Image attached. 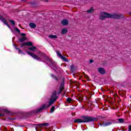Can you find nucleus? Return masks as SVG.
I'll use <instances>...</instances> for the list:
<instances>
[{
  "label": "nucleus",
  "instance_id": "obj_1",
  "mask_svg": "<svg viewBox=\"0 0 131 131\" xmlns=\"http://www.w3.org/2000/svg\"><path fill=\"white\" fill-rule=\"evenodd\" d=\"M57 99H58V96H57V91H54L53 92L49 99V104L47 106V104H44L42 105L39 108L32 111V114H37V113H39V112H41V111L46 110L47 108H50V107L52 105L53 103H55V102L57 101Z\"/></svg>",
  "mask_w": 131,
  "mask_h": 131
},
{
  "label": "nucleus",
  "instance_id": "obj_2",
  "mask_svg": "<svg viewBox=\"0 0 131 131\" xmlns=\"http://www.w3.org/2000/svg\"><path fill=\"white\" fill-rule=\"evenodd\" d=\"M106 18L120 20V19H124L125 16L124 14L121 13H114L113 14H111L105 12H101L99 19L100 20H104Z\"/></svg>",
  "mask_w": 131,
  "mask_h": 131
},
{
  "label": "nucleus",
  "instance_id": "obj_3",
  "mask_svg": "<svg viewBox=\"0 0 131 131\" xmlns=\"http://www.w3.org/2000/svg\"><path fill=\"white\" fill-rule=\"evenodd\" d=\"M81 119H75L74 122L75 123H82L86 122H94L95 121L97 120V118H94L89 116H83Z\"/></svg>",
  "mask_w": 131,
  "mask_h": 131
},
{
  "label": "nucleus",
  "instance_id": "obj_4",
  "mask_svg": "<svg viewBox=\"0 0 131 131\" xmlns=\"http://www.w3.org/2000/svg\"><path fill=\"white\" fill-rule=\"evenodd\" d=\"M27 54L31 56L32 58L34 59L35 60H37V61H40V58L38 57V56L34 54V53H31L30 51L27 52Z\"/></svg>",
  "mask_w": 131,
  "mask_h": 131
},
{
  "label": "nucleus",
  "instance_id": "obj_5",
  "mask_svg": "<svg viewBox=\"0 0 131 131\" xmlns=\"http://www.w3.org/2000/svg\"><path fill=\"white\" fill-rule=\"evenodd\" d=\"M48 125H50V124L49 123H43L41 124H37L35 125V129L36 131H37V127H43V126H48Z\"/></svg>",
  "mask_w": 131,
  "mask_h": 131
},
{
  "label": "nucleus",
  "instance_id": "obj_6",
  "mask_svg": "<svg viewBox=\"0 0 131 131\" xmlns=\"http://www.w3.org/2000/svg\"><path fill=\"white\" fill-rule=\"evenodd\" d=\"M0 21H2L4 24H5V25L7 26L8 28H11L10 25L8 24V21H7V20H6L4 17L1 15H0Z\"/></svg>",
  "mask_w": 131,
  "mask_h": 131
},
{
  "label": "nucleus",
  "instance_id": "obj_7",
  "mask_svg": "<svg viewBox=\"0 0 131 131\" xmlns=\"http://www.w3.org/2000/svg\"><path fill=\"white\" fill-rule=\"evenodd\" d=\"M21 38L18 39L19 42H23L25 40H26L27 39V38L26 37V34L25 33H20V34Z\"/></svg>",
  "mask_w": 131,
  "mask_h": 131
},
{
  "label": "nucleus",
  "instance_id": "obj_8",
  "mask_svg": "<svg viewBox=\"0 0 131 131\" xmlns=\"http://www.w3.org/2000/svg\"><path fill=\"white\" fill-rule=\"evenodd\" d=\"M26 46H28L29 47H32V46H33V43L31 41H28L27 42H24L20 45V48H23V47H26Z\"/></svg>",
  "mask_w": 131,
  "mask_h": 131
},
{
  "label": "nucleus",
  "instance_id": "obj_9",
  "mask_svg": "<svg viewBox=\"0 0 131 131\" xmlns=\"http://www.w3.org/2000/svg\"><path fill=\"white\" fill-rule=\"evenodd\" d=\"M65 85V83H64V82H62L60 84V86L59 87V91L58 92V95H60V94H61V93H62V92H63V91H64V85Z\"/></svg>",
  "mask_w": 131,
  "mask_h": 131
},
{
  "label": "nucleus",
  "instance_id": "obj_10",
  "mask_svg": "<svg viewBox=\"0 0 131 131\" xmlns=\"http://www.w3.org/2000/svg\"><path fill=\"white\" fill-rule=\"evenodd\" d=\"M98 72L102 75H104L106 73V70L103 68H99L98 69Z\"/></svg>",
  "mask_w": 131,
  "mask_h": 131
},
{
  "label": "nucleus",
  "instance_id": "obj_11",
  "mask_svg": "<svg viewBox=\"0 0 131 131\" xmlns=\"http://www.w3.org/2000/svg\"><path fill=\"white\" fill-rule=\"evenodd\" d=\"M50 63L51 64V65H50V67H51V68H57V65L56 64V62L55 61H54L53 60H51L50 61Z\"/></svg>",
  "mask_w": 131,
  "mask_h": 131
},
{
  "label": "nucleus",
  "instance_id": "obj_12",
  "mask_svg": "<svg viewBox=\"0 0 131 131\" xmlns=\"http://www.w3.org/2000/svg\"><path fill=\"white\" fill-rule=\"evenodd\" d=\"M61 23L62 25L63 26L68 25V24H69V22L68 21V20H67V19H64L62 20Z\"/></svg>",
  "mask_w": 131,
  "mask_h": 131
},
{
  "label": "nucleus",
  "instance_id": "obj_13",
  "mask_svg": "<svg viewBox=\"0 0 131 131\" xmlns=\"http://www.w3.org/2000/svg\"><path fill=\"white\" fill-rule=\"evenodd\" d=\"M95 12V8L93 7H91L89 10L86 11L88 14H93Z\"/></svg>",
  "mask_w": 131,
  "mask_h": 131
},
{
  "label": "nucleus",
  "instance_id": "obj_14",
  "mask_svg": "<svg viewBox=\"0 0 131 131\" xmlns=\"http://www.w3.org/2000/svg\"><path fill=\"white\" fill-rule=\"evenodd\" d=\"M50 76L52 77V78H53L54 79L56 80V81H59V78H58V77L56 76L55 75V74H51Z\"/></svg>",
  "mask_w": 131,
  "mask_h": 131
},
{
  "label": "nucleus",
  "instance_id": "obj_15",
  "mask_svg": "<svg viewBox=\"0 0 131 131\" xmlns=\"http://www.w3.org/2000/svg\"><path fill=\"white\" fill-rule=\"evenodd\" d=\"M68 33V30L66 28H63L61 30V34H66Z\"/></svg>",
  "mask_w": 131,
  "mask_h": 131
},
{
  "label": "nucleus",
  "instance_id": "obj_16",
  "mask_svg": "<svg viewBox=\"0 0 131 131\" xmlns=\"http://www.w3.org/2000/svg\"><path fill=\"white\" fill-rule=\"evenodd\" d=\"M103 126H109V125H111L112 124V122L111 121H107L104 122V124H103Z\"/></svg>",
  "mask_w": 131,
  "mask_h": 131
},
{
  "label": "nucleus",
  "instance_id": "obj_17",
  "mask_svg": "<svg viewBox=\"0 0 131 131\" xmlns=\"http://www.w3.org/2000/svg\"><path fill=\"white\" fill-rule=\"evenodd\" d=\"M13 46L14 47V49H15V50L17 51H18V54L22 53V50H21L20 48L17 47V46H16L15 44H14Z\"/></svg>",
  "mask_w": 131,
  "mask_h": 131
},
{
  "label": "nucleus",
  "instance_id": "obj_18",
  "mask_svg": "<svg viewBox=\"0 0 131 131\" xmlns=\"http://www.w3.org/2000/svg\"><path fill=\"white\" fill-rule=\"evenodd\" d=\"M30 27L31 28H36V25L33 23H30L29 24Z\"/></svg>",
  "mask_w": 131,
  "mask_h": 131
},
{
  "label": "nucleus",
  "instance_id": "obj_19",
  "mask_svg": "<svg viewBox=\"0 0 131 131\" xmlns=\"http://www.w3.org/2000/svg\"><path fill=\"white\" fill-rule=\"evenodd\" d=\"M49 37V38L55 39L58 38V36L56 35H50Z\"/></svg>",
  "mask_w": 131,
  "mask_h": 131
},
{
  "label": "nucleus",
  "instance_id": "obj_20",
  "mask_svg": "<svg viewBox=\"0 0 131 131\" xmlns=\"http://www.w3.org/2000/svg\"><path fill=\"white\" fill-rule=\"evenodd\" d=\"M28 50H29L30 51H32L33 52H34V51H35V50H36V47L33 46L32 47L29 48Z\"/></svg>",
  "mask_w": 131,
  "mask_h": 131
},
{
  "label": "nucleus",
  "instance_id": "obj_21",
  "mask_svg": "<svg viewBox=\"0 0 131 131\" xmlns=\"http://www.w3.org/2000/svg\"><path fill=\"white\" fill-rule=\"evenodd\" d=\"M56 53L58 57H60L61 58L62 56V54H61V52H60V51H56Z\"/></svg>",
  "mask_w": 131,
  "mask_h": 131
},
{
  "label": "nucleus",
  "instance_id": "obj_22",
  "mask_svg": "<svg viewBox=\"0 0 131 131\" xmlns=\"http://www.w3.org/2000/svg\"><path fill=\"white\" fill-rule=\"evenodd\" d=\"M83 75L84 76V78H86V79H88V80L89 81H90V77H89V76H88L86 74H85V73H83Z\"/></svg>",
  "mask_w": 131,
  "mask_h": 131
},
{
  "label": "nucleus",
  "instance_id": "obj_23",
  "mask_svg": "<svg viewBox=\"0 0 131 131\" xmlns=\"http://www.w3.org/2000/svg\"><path fill=\"white\" fill-rule=\"evenodd\" d=\"M71 71L73 73L74 72V70H75V68H74V66L72 65L70 66Z\"/></svg>",
  "mask_w": 131,
  "mask_h": 131
},
{
  "label": "nucleus",
  "instance_id": "obj_24",
  "mask_svg": "<svg viewBox=\"0 0 131 131\" xmlns=\"http://www.w3.org/2000/svg\"><path fill=\"white\" fill-rule=\"evenodd\" d=\"M60 59L61 60H63V61H65V62H68V59H67V58H66V57L64 56H62Z\"/></svg>",
  "mask_w": 131,
  "mask_h": 131
},
{
  "label": "nucleus",
  "instance_id": "obj_25",
  "mask_svg": "<svg viewBox=\"0 0 131 131\" xmlns=\"http://www.w3.org/2000/svg\"><path fill=\"white\" fill-rule=\"evenodd\" d=\"M44 58L45 59V60H47V61H49V62H50L52 60L51 58H49V57L46 55L44 56Z\"/></svg>",
  "mask_w": 131,
  "mask_h": 131
},
{
  "label": "nucleus",
  "instance_id": "obj_26",
  "mask_svg": "<svg viewBox=\"0 0 131 131\" xmlns=\"http://www.w3.org/2000/svg\"><path fill=\"white\" fill-rule=\"evenodd\" d=\"M67 101L68 102V103H71V102H72V99L69 97L67 99Z\"/></svg>",
  "mask_w": 131,
  "mask_h": 131
},
{
  "label": "nucleus",
  "instance_id": "obj_27",
  "mask_svg": "<svg viewBox=\"0 0 131 131\" xmlns=\"http://www.w3.org/2000/svg\"><path fill=\"white\" fill-rule=\"evenodd\" d=\"M54 111H55V106H53L50 109V112L51 113H53V112H54Z\"/></svg>",
  "mask_w": 131,
  "mask_h": 131
},
{
  "label": "nucleus",
  "instance_id": "obj_28",
  "mask_svg": "<svg viewBox=\"0 0 131 131\" xmlns=\"http://www.w3.org/2000/svg\"><path fill=\"white\" fill-rule=\"evenodd\" d=\"M9 22H10L11 24H12V25L15 26L16 24H15V21L13 20H9Z\"/></svg>",
  "mask_w": 131,
  "mask_h": 131
},
{
  "label": "nucleus",
  "instance_id": "obj_29",
  "mask_svg": "<svg viewBox=\"0 0 131 131\" xmlns=\"http://www.w3.org/2000/svg\"><path fill=\"white\" fill-rule=\"evenodd\" d=\"M118 121L120 123H123V122L124 121V119L122 118L118 119Z\"/></svg>",
  "mask_w": 131,
  "mask_h": 131
},
{
  "label": "nucleus",
  "instance_id": "obj_30",
  "mask_svg": "<svg viewBox=\"0 0 131 131\" xmlns=\"http://www.w3.org/2000/svg\"><path fill=\"white\" fill-rule=\"evenodd\" d=\"M15 31H16V32H18V33H19V34H20V30L19 29H18V28L16 27L15 28Z\"/></svg>",
  "mask_w": 131,
  "mask_h": 131
},
{
  "label": "nucleus",
  "instance_id": "obj_31",
  "mask_svg": "<svg viewBox=\"0 0 131 131\" xmlns=\"http://www.w3.org/2000/svg\"><path fill=\"white\" fill-rule=\"evenodd\" d=\"M3 111L4 112H6V113H10V111H9V110L7 109H4Z\"/></svg>",
  "mask_w": 131,
  "mask_h": 131
},
{
  "label": "nucleus",
  "instance_id": "obj_32",
  "mask_svg": "<svg viewBox=\"0 0 131 131\" xmlns=\"http://www.w3.org/2000/svg\"><path fill=\"white\" fill-rule=\"evenodd\" d=\"M98 124H99V125H100L101 126H104V122L102 123H99Z\"/></svg>",
  "mask_w": 131,
  "mask_h": 131
},
{
  "label": "nucleus",
  "instance_id": "obj_33",
  "mask_svg": "<svg viewBox=\"0 0 131 131\" xmlns=\"http://www.w3.org/2000/svg\"><path fill=\"white\" fill-rule=\"evenodd\" d=\"M123 96H125V94H126V92L125 91H123Z\"/></svg>",
  "mask_w": 131,
  "mask_h": 131
},
{
  "label": "nucleus",
  "instance_id": "obj_34",
  "mask_svg": "<svg viewBox=\"0 0 131 131\" xmlns=\"http://www.w3.org/2000/svg\"><path fill=\"white\" fill-rule=\"evenodd\" d=\"M40 55H41V56H43V57H45L46 56V54H45V53H43V52H41L40 53Z\"/></svg>",
  "mask_w": 131,
  "mask_h": 131
},
{
  "label": "nucleus",
  "instance_id": "obj_35",
  "mask_svg": "<svg viewBox=\"0 0 131 131\" xmlns=\"http://www.w3.org/2000/svg\"><path fill=\"white\" fill-rule=\"evenodd\" d=\"M128 130H129V131H131V125H129L128 126Z\"/></svg>",
  "mask_w": 131,
  "mask_h": 131
},
{
  "label": "nucleus",
  "instance_id": "obj_36",
  "mask_svg": "<svg viewBox=\"0 0 131 131\" xmlns=\"http://www.w3.org/2000/svg\"><path fill=\"white\" fill-rule=\"evenodd\" d=\"M52 69H53L54 70V71H55V72H56V70H57V67H56V68H53Z\"/></svg>",
  "mask_w": 131,
  "mask_h": 131
},
{
  "label": "nucleus",
  "instance_id": "obj_37",
  "mask_svg": "<svg viewBox=\"0 0 131 131\" xmlns=\"http://www.w3.org/2000/svg\"><path fill=\"white\" fill-rule=\"evenodd\" d=\"M93 62H94V60H93V59L90 60V63H93Z\"/></svg>",
  "mask_w": 131,
  "mask_h": 131
},
{
  "label": "nucleus",
  "instance_id": "obj_38",
  "mask_svg": "<svg viewBox=\"0 0 131 131\" xmlns=\"http://www.w3.org/2000/svg\"><path fill=\"white\" fill-rule=\"evenodd\" d=\"M2 116H5V115L0 113V117H2Z\"/></svg>",
  "mask_w": 131,
  "mask_h": 131
},
{
  "label": "nucleus",
  "instance_id": "obj_39",
  "mask_svg": "<svg viewBox=\"0 0 131 131\" xmlns=\"http://www.w3.org/2000/svg\"><path fill=\"white\" fill-rule=\"evenodd\" d=\"M129 15H130V16H131V12H129Z\"/></svg>",
  "mask_w": 131,
  "mask_h": 131
},
{
  "label": "nucleus",
  "instance_id": "obj_40",
  "mask_svg": "<svg viewBox=\"0 0 131 131\" xmlns=\"http://www.w3.org/2000/svg\"><path fill=\"white\" fill-rule=\"evenodd\" d=\"M22 29H24V28H23Z\"/></svg>",
  "mask_w": 131,
  "mask_h": 131
},
{
  "label": "nucleus",
  "instance_id": "obj_41",
  "mask_svg": "<svg viewBox=\"0 0 131 131\" xmlns=\"http://www.w3.org/2000/svg\"><path fill=\"white\" fill-rule=\"evenodd\" d=\"M21 1H24V0H21Z\"/></svg>",
  "mask_w": 131,
  "mask_h": 131
}]
</instances>
